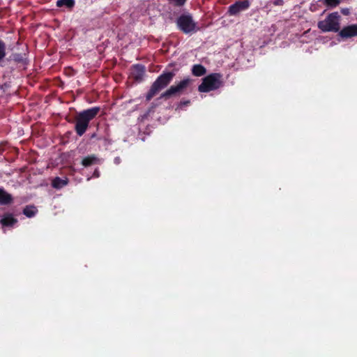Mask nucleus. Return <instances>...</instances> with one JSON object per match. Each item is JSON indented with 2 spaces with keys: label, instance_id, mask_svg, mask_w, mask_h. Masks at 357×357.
Returning <instances> with one entry per match:
<instances>
[{
  "label": "nucleus",
  "instance_id": "1",
  "mask_svg": "<svg viewBox=\"0 0 357 357\" xmlns=\"http://www.w3.org/2000/svg\"><path fill=\"white\" fill-rule=\"evenodd\" d=\"M100 107H93L77 112L74 118L75 131L76 134L82 137L88 130L89 123L98 114Z\"/></svg>",
  "mask_w": 357,
  "mask_h": 357
},
{
  "label": "nucleus",
  "instance_id": "2",
  "mask_svg": "<svg viewBox=\"0 0 357 357\" xmlns=\"http://www.w3.org/2000/svg\"><path fill=\"white\" fill-rule=\"evenodd\" d=\"M175 75L174 71H163L151 84L146 95V101H150L160 91L166 88L172 82Z\"/></svg>",
  "mask_w": 357,
  "mask_h": 357
},
{
  "label": "nucleus",
  "instance_id": "3",
  "mask_svg": "<svg viewBox=\"0 0 357 357\" xmlns=\"http://www.w3.org/2000/svg\"><path fill=\"white\" fill-rule=\"evenodd\" d=\"M341 16L338 12H333L317 22V27L323 33H337L340 30Z\"/></svg>",
  "mask_w": 357,
  "mask_h": 357
},
{
  "label": "nucleus",
  "instance_id": "4",
  "mask_svg": "<svg viewBox=\"0 0 357 357\" xmlns=\"http://www.w3.org/2000/svg\"><path fill=\"white\" fill-rule=\"evenodd\" d=\"M176 24L178 30L185 34L192 35L199 30L197 22L190 13L181 14L176 20Z\"/></svg>",
  "mask_w": 357,
  "mask_h": 357
},
{
  "label": "nucleus",
  "instance_id": "5",
  "mask_svg": "<svg viewBox=\"0 0 357 357\" xmlns=\"http://www.w3.org/2000/svg\"><path fill=\"white\" fill-rule=\"evenodd\" d=\"M193 80L190 77H185L176 84L172 85L165 92L162 93L160 99L168 100L174 96L183 94L187 88L192 84Z\"/></svg>",
  "mask_w": 357,
  "mask_h": 357
},
{
  "label": "nucleus",
  "instance_id": "6",
  "mask_svg": "<svg viewBox=\"0 0 357 357\" xmlns=\"http://www.w3.org/2000/svg\"><path fill=\"white\" fill-rule=\"evenodd\" d=\"M222 75L211 73L202 79V82L198 86L201 93H208L219 89L222 85Z\"/></svg>",
  "mask_w": 357,
  "mask_h": 357
},
{
  "label": "nucleus",
  "instance_id": "7",
  "mask_svg": "<svg viewBox=\"0 0 357 357\" xmlns=\"http://www.w3.org/2000/svg\"><path fill=\"white\" fill-rule=\"evenodd\" d=\"M250 6L249 0L237 1L228 7L227 13L229 16H237L241 13L247 10Z\"/></svg>",
  "mask_w": 357,
  "mask_h": 357
},
{
  "label": "nucleus",
  "instance_id": "8",
  "mask_svg": "<svg viewBox=\"0 0 357 357\" xmlns=\"http://www.w3.org/2000/svg\"><path fill=\"white\" fill-rule=\"evenodd\" d=\"M146 67L142 64L137 63L131 67L130 76L135 82H141L144 79Z\"/></svg>",
  "mask_w": 357,
  "mask_h": 357
},
{
  "label": "nucleus",
  "instance_id": "9",
  "mask_svg": "<svg viewBox=\"0 0 357 357\" xmlns=\"http://www.w3.org/2000/svg\"><path fill=\"white\" fill-rule=\"evenodd\" d=\"M338 36L343 39L357 36V24L343 27L338 31Z\"/></svg>",
  "mask_w": 357,
  "mask_h": 357
},
{
  "label": "nucleus",
  "instance_id": "10",
  "mask_svg": "<svg viewBox=\"0 0 357 357\" xmlns=\"http://www.w3.org/2000/svg\"><path fill=\"white\" fill-rule=\"evenodd\" d=\"M17 222V218H14L11 213H5L0 220V224L2 227H13Z\"/></svg>",
  "mask_w": 357,
  "mask_h": 357
},
{
  "label": "nucleus",
  "instance_id": "11",
  "mask_svg": "<svg viewBox=\"0 0 357 357\" xmlns=\"http://www.w3.org/2000/svg\"><path fill=\"white\" fill-rule=\"evenodd\" d=\"M98 163H100V159L93 154L84 158L81 162V164L85 167H88Z\"/></svg>",
  "mask_w": 357,
  "mask_h": 357
},
{
  "label": "nucleus",
  "instance_id": "12",
  "mask_svg": "<svg viewBox=\"0 0 357 357\" xmlns=\"http://www.w3.org/2000/svg\"><path fill=\"white\" fill-rule=\"evenodd\" d=\"M13 202L12 195L0 188V204L7 205Z\"/></svg>",
  "mask_w": 357,
  "mask_h": 357
},
{
  "label": "nucleus",
  "instance_id": "13",
  "mask_svg": "<svg viewBox=\"0 0 357 357\" xmlns=\"http://www.w3.org/2000/svg\"><path fill=\"white\" fill-rule=\"evenodd\" d=\"M192 74L196 77H201L206 73V68L202 64H195L192 67Z\"/></svg>",
  "mask_w": 357,
  "mask_h": 357
},
{
  "label": "nucleus",
  "instance_id": "14",
  "mask_svg": "<svg viewBox=\"0 0 357 357\" xmlns=\"http://www.w3.org/2000/svg\"><path fill=\"white\" fill-rule=\"evenodd\" d=\"M75 0H58L56 1V6L59 8L66 7L71 9L75 6Z\"/></svg>",
  "mask_w": 357,
  "mask_h": 357
},
{
  "label": "nucleus",
  "instance_id": "15",
  "mask_svg": "<svg viewBox=\"0 0 357 357\" xmlns=\"http://www.w3.org/2000/svg\"><path fill=\"white\" fill-rule=\"evenodd\" d=\"M67 183H68L67 180L62 179L60 177H56L52 181V185L53 188H56V189H60V188L64 187L65 185H66Z\"/></svg>",
  "mask_w": 357,
  "mask_h": 357
},
{
  "label": "nucleus",
  "instance_id": "16",
  "mask_svg": "<svg viewBox=\"0 0 357 357\" xmlns=\"http://www.w3.org/2000/svg\"><path fill=\"white\" fill-rule=\"evenodd\" d=\"M37 213V209L34 206H26L23 209V214L28 218L33 217Z\"/></svg>",
  "mask_w": 357,
  "mask_h": 357
},
{
  "label": "nucleus",
  "instance_id": "17",
  "mask_svg": "<svg viewBox=\"0 0 357 357\" xmlns=\"http://www.w3.org/2000/svg\"><path fill=\"white\" fill-rule=\"evenodd\" d=\"M25 54L21 53H14L10 56V59L16 63H24L25 61Z\"/></svg>",
  "mask_w": 357,
  "mask_h": 357
},
{
  "label": "nucleus",
  "instance_id": "18",
  "mask_svg": "<svg viewBox=\"0 0 357 357\" xmlns=\"http://www.w3.org/2000/svg\"><path fill=\"white\" fill-rule=\"evenodd\" d=\"M341 2V0H322V3L328 8H335Z\"/></svg>",
  "mask_w": 357,
  "mask_h": 357
},
{
  "label": "nucleus",
  "instance_id": "19",
  "mask_svg": "<svg viewBox=\"0 0 357 357\" xmlns=\"http://www.w3.org/2000/svg\"><path fill=\"white\" fill-rule=\"evenodd\" d=\"M6 56V44L5 43L0 40V61L5 57Z\"/></svg>",
  "mask_w": 357,
  "mask_h": 357
},
{
  "label": "nucleus",
  "instance_id": "20",
  "mask_svg": "<svg viewBox=\"0 0 357 357\" xmlns=\"http://www.w3.org/2000/svg\"><path fill=\"white\" fill-rule=\"evenodd\" d=\"M169 3L174 5V6L181 7L183 6L187 0H168Z\"/></svg>",
  "mask_w": 357,
  "mask_h": 357
},
{
  "label": "nucleus",
  "instance_id": "21",
  "mask_svg": "<svg viewBox=\"0 0 357 357\" xmlns=\"http://www.w3.org/2000/svg\"><path fill=\"white\" fill-rule=\"evenodd\" d=\"M190 104V101L189 100H181L179 102L178 107L180 109H183L184 107L188 106Z\"/></svg>",
  "mask_w": 357,
  "mask_h": 357
},
{
  "label": "nucleus",
  "instance_id": "22",
  "mask_svg": "<svg viewBox=\"0 0 357 357\" xmlns=\"http://www.w3.org/2000/svg\"><path fill=\"white\" fill-rule=\"evenodd\" d=\"M340 12L344 15H349L350 14V9L348 8H341Z\"/></svg>",
  "mask_w": 357,
  "mask_h": 357
},
{
  "label": "nucleus",
  "instance_id": "23",
  "mask_svg": "<svg viewBox=\"0 0 357 357\" xmlns=\"http://www.w3.org/2000/svg\"><path fill=\"white\" fill-rule=\"evenodd\" d=\"M99 176H100V172H99L98 169H96L94 171V172H93V176H95V177H99Z\"/></svg>",
  "mask_w": 357,
  "mask_h": 357
},
{
  "label": "nucleus",
  "instance_id": "24",
  "mask_svg": "<svg viewBox=\"0 0 357 357\" xmlns=\"http://www.w3.org/2000/svg\"><path fill=\"white\" fill-rule=\"evenodd\" d=\"M96 136H97L96 134L93 133V134L91 135V139L95 138V137H96Z\"/></svg>",
  "mask_w": 357,
  "mask_h": 357
},
{
  "label": "nucleus",
  "instance_id": "25",
  "mask_svg": "<svg viewBox=\"0 0 357 357\" xmlns=\"http://www.w3.org/2000/svg\"><path fill=\"white\" fill-rule=\"evenodd\" d=\"M105 141L108 142V143H110V142L107 139H105Z\"/></svg>",
  "mask_w": 357,
  "mask_h": 357
},
{
  "label": "nucleus",
  "instance_id": "26",
  "mask_svg": "<svg viewBox=\"0 0 357 357\" xmlns=\"http://www.w3.org/2000/svg\"><path fill=\"white\" fill-rule=\"evenodd\" d=\"M279 3H280V1H278V3H276L275 4H276V5H278V4H279Z\"/></svg>",
  "mask_w": 357,
  "mask_h": 357
},
{
  "label": "nucleus",
  "instance_id": "27",
  "mask_svg": "<svg viewBox=\"0 0 357 357\" xmlns=\"http://www.w3.org/2000/svg\"><path fill=\"white\" fill-rule=\"evenodd\" d=\"M279 3H280V1H278V3H276L275 4H276V5H278V4H279Z\"/></svg>",
  "mask_w": 357,
  "mask_h": 357
}]
</instances>
